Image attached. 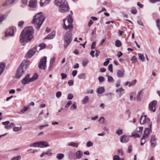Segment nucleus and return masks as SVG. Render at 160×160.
I'll return each instance as SVG.
<instances>
[{
  "instance_id": "1",
  "label": "nucleus",
  "mask_w": 160,
  "mask_h": 160,
  "mask_svg": "<svg viewBox=\"0 0 160 160\" xmlns=\"http://www.w3.org/2000/svg\"><path fill=\"white\" fill-rule=\"evenodd\" d=\"M34 33L32 27H28L25 28L22 31L20 36V41L23 45L25 43L30 42L33 38L32 34Z\"/></svg>"
},
{
  "instance_id": "2",
  "label": "nucleus",
  "mask_w": 160,
  "mask_h": 160,
  "mask_svg": "<svg viewBox=\"0 0 160 160\" xmlns=\"http://www.w3.org/2000/svg\"><path fill=\"white\" fill-rule=\"evenodd\" d=\"M30 64L29 61L24 60L19 66L16 74V78H19L22 76L24 73L26 71Z\"/></svg>"
},
{
  "instance_id": "3",
  "label": "nucleus",
  "mask_w": 160,
  "mask_h": 160,
  "mask_svg": "<svg viewBox=\"0 0 160 160\" xmlns=\"http://www.w3.org/2000/svg\"><path fill=\"white\" fill-rule=\"evenodd\" d=\"M55 4L58 7L59 12L64 13L69 10L68 3L66 0H55Z\"/></svg>"
},
{
  "instance_id": "4",
  "label": "nucleus",
  "mask_w": 160,
  "mask_h": 160,
  "mask_svg": "<svg viewBox=\"0 0 160 160\" xmlns=\"http://www.w3.org/2000/svg\"><path fill=\"white\" fill-rule=\"evenodd\" d=\"M44 19L42 13L41 12L38 13L33 17L32 21V23L33 24L35 28L38 29L42 24Z\"/></svg>"
},
{
  "instance_id": "5",
  "label": "nucleus",
  "mask_w": 160,
  "mask_h": 160,
  "mask_svg": "<svg viewBox=\"0 0 160 160\" xmlns=\"http://www.w3.org/2000/svg\"><path fill=\"white\" fill-rule=\"evenodd\" d=\"M64 47L67 48L70 44L72 40V33L71 32H67L65 34L64 38Z\"/></svg>"
},
{
  "instance_id": "6",
  "label": "nucleus",
  "mask_w": 160,
  "mask_h": 160,
  "mask_svg": "<svg viewBox=\"0 0 160 160\" xmlns=\"http://www.w3.org/2000/svg\"><path fill=\"white\" fill-rule=\"evenodd\" d=\"M140 123L141 124H145L147 125L151 126V122L145 115L142 116L140 118Z\"/></svg>"
},
{
  "instance_id": "7",
  "label": "nucleus",
  "mask_w": 160,
  "mask_h": 160,
  "mask_svg": "<svg viewBox=\"0 0 160 160\" xmlns=\"http://www.w3.org/2000/svg\"><path fill=\"white\" fill-rule=\"evenodd\" d=\"M63 27L64 30H67L68 29L70 31L72 30L73 27L72 23L67 22L66 19H63Z\"/></svg>"
},
{
  "instance_id": "8",
  "label": "nucleus",
  "mask_w": 160,
  "mask_h": 160,
  "mask_svg": "<svg viewBox=\"0 0 160 160\" xmlns=\"http://www.w3.org/2000/svg\"><path fill=\"white\" fill-rule=\"evenodd\" d=\"M38 51L37 47L36 46L32 49H30L25 55V58H30L32 57Z\"/></svg>"
},
{
  "instance_id": "9",
  "label": "nucleus",
  "mask_w": 160,
  "mask_h": 160,
  "mask_svg": "<svg viewBox=\"0 0 160 160\" xmlns=\"http://www.w3.org/2000/svg\"><path fill=\"white\" fill-rule=\"evenodd\" d=\"M47 57H44L38 63V67L40 69H45L47 62Z\"/></svg>"
},
{
  "instance_id": "10",
  "label": "nucleus",
  "mask_w": 160,
  "mask_h": 160,
  "mask_svg": "<svg viewBox=\"0 0 160 160\" xmlns=\"http://www.w3.org/2000/svg\"><path fill=\"white\" fill-rule=\"evenodd\" d=\"M157 104L156 100H153L149 105V109L151 112H155L156 110V106Z\"/></svg>"
},
{
  "instance_id": "11",
  "label": "nucleus",
  "mask_w": 160,
  "mask_h": 160,
  "mask_svg": "<svg viewBox=\"0 0 160 160\" xmlns=\"http://www.w3.org/2000/svg\"><path fill=\"white\" fill-rule=\"evenodd\" d=\"M30 75L29 74H27L25 77L22 80V83L23 85H26L29 83L31 82V79L30 78Z\"/></svg>"
},
{
  "instance_id": "12",
  "label": "nucleus",
  "mask_w": 160,
  "mask_h": 160,
  "mask_svg": "<svg viewBox=\"0 0 160 160\" xmlns=\"http://www.w3.org/2000/svg\"><path fill=\"white\" fill-rule=\"evenodd\" d=\"M37 4V0H31L30 1L28 6L31 8H35Z\"/></svg>"
},
{
  "instance_id": "13",
  "label": "nucleus",
  "mask_w": 160,
  "mask_h": 160,
  "mask_svg": "<svg viewBox=\"0 0 160 160\" xmlns=\"http://www.w3.org/2000/svg\"><path fill=\"white\" fill-rule=\"evenodd\" d=\"M39 2L40 6L41 7H44L48 4L51 0H40Z\"/></svg>"
},
{
  "instance_id": "14",
  "label": "nucleus",
  "mask_w": 160,
  "mask_h": 160,
  "mask_svg": "<svg viewBox=\"0 0 160 160\" xmlns=\"http://www.w3.org/2000/svg\"><path fill=\"white\" fill-rule=\"evenodd\" d=\"M5 36H12L14 35V29L12 28L8 29L5 33Z\"/></svg>"
},
{
  "instance_id": "15",
  "label": "nucleus",
  "mask_w": 160,
  "mask_h": 160,
  "mask_svg": "<svg viewBox=\"0 0 160 160\" xmlns=\"http://www.w3.org/2000/svg\"><path fill=\"white\" fill-rule=\"evenodd\" d=\"M120 141L122 143H127L129 140L128 137L126 136L123 135L120 138Z\"/></svg>"
},
{
  "instance_id": "16",
  "label": "nucleus",
  "mask_w": 160,
  "mask_h": 160,
  "mask_svg": "<svg viewBox=\"0 0 160 160\" xmlns=\"http://www.w3.org/2000/svg\"><path fill=\"white\" fill-rule=\"evenodd\" d=\"M125 73L124 70H119L117 71V75L118 78H120L124 77Z\"/></svg>"
},
{
  "instance_id": "17",
  "label": "nucleus",
  "mask_w": 160,
  "mask_h": 160,
  "mask_svg": "<svg viewBox=\"0 0 160 160\" xmlns=\"http://www.w3.org/2000/svg\"><path fill=\"white\" fill-rule=\"evenodd\" d=\"M39 143L40 146H41L40 148H45L49 146L48 142L46 141H39Z\"/></svg>"
},
{
  "instance_id": "18",
  "label": "nucleus",
  "mask_w": 160,
  "mask_h": 160,
  "mask_svg": "<svg viewBox=\"0 0 160 160\" xmlns=\"http://www.w3.org/2000/svg\"><path fill=\"white\" fill-rule=\"evenodd\" d=\"M76 158L77 159H81L83 155V152L80 150L77 151L76 152Z\"/></svg>"
},
{
  "instance_id": "19",
  "label": "nucleus",
  "mask_w": 160,
  "mask_h": 160,
  "mask_svg": "<svg viewBox=\"0 0 160 160\" xmlns=\"http://www.w3.org/2000/svg\"><path fill=\"white\" fill-rule=\"evenodd\" d=\"M151 143L152 146L154 147L157 144L156 142V139L154 136H152L151 137Z\"/></svg>"
},
{
  "instance_id": "20",
  "label": "nucleus",
  "mask_w": 160,
  "mask_h": 160,
  "mask_svg": "<svg viewBox=\"0 0 160 160\" xmlns=\"http://www.w3.org/2000/svg\"><path fill=\"white\" fill-rule=\"evenodd\" d=\"M136 132H138V134H137V136L140 137L143 131L142 127H139L137 128L136 130Z\"/></svg>"
},
{
  "instance_id": "21",
  "label": "nucleus",
  "mask_w": 160,
  "mask_h": 160,
  "mask_svg": "<svg viewBox=\"0 0 160 160\" xmlns=\"http://www.w3.org/2000/svg\"><path fill=\"white\" fill-rule=\"evenodd\" d=\"M15 1V0H7L2 4V6H5L11 4L14 2Z\"/></svg>"
},
{
  "instance_id": "22",
  "label": "nucleus",
  "mask_w": 160,
  "mask_h": 160,
  "mask_svg": "<svg viewBox=\"0 0 160 160\" xmlns=\"http://www.w3.org/2000/svg\"><path fill=\"white\" fill-rule=\"evenodd\" d=\"M55 59V58L54 57H53L51 59L50 62L49 67L48 68V70L49 71H50L52 69V68L54 63Z\"/></svg>"
},
{
  "instance_id": "23",
  "label": "nucleus",
  "mask_w": 160,
  "mask_h": 160,
  "mask_svg": "<svg viewBox=\"0 0 160 160\" xmlns=\"http://www.w3.org/2000/svg\"><path fill=\"white\" fill-rule=\"evenodd\" d=\"M8 16V14L5 13L3 15L0 14V22H3L5 20Z\"/></svg>"
},
{
  "instance_id": "24",
  "label": "nucleus",
  "mask_w": 160,
  "mask_h": 160,
  "mask_svg": "<svg viewBox=\"0 0 160 160\" xmlns=\"http://www.w3.org/2000/svg\"><path fill=\"white\" fill-rule=\"evenodd\" d=\"M30 147H33L34 148L41 147L40 145L39 141L34 142L30 144Z\"/></svg>"
},
{
  "instance_id": "25",
  "label": "nucleus",
  "mask_w": 160,
  "mask_h": 160,
  "mask_svg": "<svg viewBox=\"0 0 160 160\" xmlns=\"http://www.w3.org/2000/svg\"><path fill=\"white\" fill-rule=\"evenodd\" d=\"M105 89L103 87H101L97 90V92L98 94H102L104 92Z\"/></svg>"
},
{
  "instance_id": "26",
  "label": "nucleus",
  "mask_w": 160,
  "mask_h": 160,
  "mask_svg": "<svg viewBox=\"0 0 160 160\" xmlns=\"http://www.w3.org/2000/svg\"><path fill=\"white\" fill-rule=\"evenodd\" d=\"M55 32H52L51 33L47 36L45 38V39H52L55 36Z\"/></svg>"
},
{
  "instance_id": "27",
  "label": "nucleus",
  "mask_w": 160,
  "mask_h": 160,
  "mask_svg": "<svg viewBox=\"0 0 160 160\" xmlns=\"http://www.w3.org/2000/svg\"><path fill=\"white\" fill-rule=\"evenodd\" d=\"M5 67V64L4 63H0V75L2 73Z\"/></svg>"
},
{
  "instance_id": "28",
  "label": "nucleus",
  "mask_w": 160,
  "mask_h": 160,
  "mask_svg": "<svg viewBox=\"0 0 160 160\" xmlns=\"http://www.w3.org/2000/svg\"><path fill=\"white\" fill-rule=\"evenodd\" d=\"M10 122L9 121H7L5 122H2V124L5 126V128L6 129H9L10 128V126L9 125Z\"/></svg>"
},
{
  "instance_id": "29",
  "label": "nucleus",
  "mask_w": 160,
  "mask_h": 160,
  "mask_svg": "<svg viewBox=\"0 0 160 160\" xmlns=\"http://www.w3.org/2000/svg\"><path fill=\"white\" fill-rule=\"evenodd\" d=\"M46 47V45L44 43H41L38 45L37 47V50L40 51L41 50L44 48Z\"/></svg>"
},
{
  "instance_id": "30",
  "label": "nucleus",
  "mask_w": 160,
  "mask_h": 160,
  "mask_svg": "<svg viewBox=\"0 0 160 160\" xmlns=\"http://www.w3.org/2000/svg\"><path fill=\"white\" fill-rule=\"evenodd\" d=\"M68 145L69 146H71L75 148H78V144L77 143L71 142L68 143Z\"/></svg>"
},
{
  "instance_id": "31",
  "label": "nucleus",
  "mask_w": 160,
  "mask_h": 160,
  "mask_svg": "<svg viewBox=\"0 0 160 160\" xmlns=\"http://www.w3.org/2000/svg\"><path fill=\"white\" fill-rule=\"evenodd\" d=\"M150 129L149 128H146L144 131V133L143 136L145 138H148V136L149 133Z\"/></svg>"
},
{
  "instance_id": "32",
  "label": "nucleus",
  "mask_w": 160,
  "mask_h": 160,
  "mask_svg": "<svg viewBox=\"0 0 160 160\" xmlns=\"http://www.w3.org/2000/svg\"><path fill=\"white\" fill-rule=\"evenodd\" d=\"M77 108V104L76 102H75L73 103L70 107V109L71 110H74L76 109Z\"/></svg>"
},
{
  "instance_id": "33",
  "label": "nucleus",
  "mask_w": 160,
  "mask_h": 160,
  "mask_svg": "<svg viewBox=\"0 0 160 160\" xmlns=\"http://www.w3.org/2000/svg\"><path fill=\"white\" fill-rule=\"evenodd\" d=\"M89 100V97L88 96H86L83 99L82 102L84 104L87 103Z\"/></svg>"
},
{
  "instance_id": "34",
  "label": "nucleus",
  "mask_w": 160,
  "mask_h": 160,
  "mask_svg": "<svg viewBox=\"0 0 160 160\" xmlns=\"http://www.w3.org/2000/svg\"><path fill=\"white\" fill-rule=\"evenodd\" d=\"M38 75L36 73H35L33 75V77L32 78H30L31 80V82H33V81L37 80L38 79Z\"/></svg>"
},
{
  "instance_id": "35",
  "label": "nucleus",
  "mask_w": 160,
  "mask_h": 160,
  "mask_svg": "<svg viewBox=\"0 0 160 160\" xmlns=\"http://www.w3.org/2000/svg\"><path fill=\"white\" fill-rule=\"evenodd\" d=\"M78 78L80 79H85L86 78V76L84 73H82L78 75Z\"/></svg>"
},
{
  "instance_id": "36",
  "label": "nucleus",
  "mask_w": 160,
  "mask_h": 160,
  "mask_svg": "<svg viewBox=\"0 0 160 160\" xmlns=\"http://www.w3.org/2000/svg\"><path fill=\"white\" fill-rule=\"evenodd\" d=\"M64 157V155L62 153H58L57 154L56 157L58 160L62 159Z\"/></svg>"
},
{
  "instance_id": "37",
  "label": "nucleus",
  "mask_w": 160,
  "mask_h": 160,
  "mask_svg": "<svg viewBox=\"0 0 160 160\" xmlns=\"http://www.w3.org/2000/svg\"><path fill=\"white\" fill-rule=\"evenodd\" d=\"M139 58L141 60L142 62L145 61V57L143 54L138 53V54Z\"/></svg>"
},
{
  "instance_id": "38",
  "label": "nucleus",
  "mask_w": 160,
  "mask_h": 160,
  "mask_svg": "<svg viewBox=\"0 0 160 160\" xmlns=\"http://www.w3.org/2000/svg\"><path fill=\"white\" fill-rule=\"evenodd\" d=\"M115 46L117 47H120L122 45V43L121 42L118 40H117L115 42Z\"/></svg>"
},
{
  "instance_id": "39",
  "label": "nucleus",
  "mask_w": 160,
  "mask_h": 160,
  "mask_svg": "<svg viewBox=\"0 0 160 160\" xmlns=\"http://www.w3.org/2000/svg\"><path fill=\"white\" fill-rule=\"evenodd\" d=\"M137 134H138V132H136V131L135 132L134 131L132 133L131 135L130 136V137H134L135 138H139L140 137L137 136Z\"/></svg>"
},
{
  "instance_id": "40",
  "label": "nucleus",
  "mask_w": 160,
  "mask_h": 160,
  "mask_svg": "<svg viewBox=\"0 0 160 160\" xmlns=\"http://www.w3.org/2000/svg\"><path fill=\"white\" fill-rule=\"evenodd\" d=\"M108 78V82H112L113 81V79L112 77L109 76L108 74L106 75Z\"/></svg>"
},
{
  "instance_id": "41",
  "label": "nucleus",
  "mask_w": 160,
  "mask_h": 160,
  "mask_svg": "<svg viewBox=\"0 0 160 160\" xmlns=\"http://www.w3.org/2000/svg\"><path fill=\"white\" fill-rule=\"evenodd\" d=\"M65 19L66 20V21L67 22H69L70 23H72L73 22V19L70 16H69L68 17Z\"/></svg>"
},
{
  "instance_id": "42",
  "label": "nucleus",
  "mask_w": 160,
  "mask_h": 160,
  "mask_svg": "<svg viewBox=\"0 0 160 160\" xmlns=\"http://www.w3.org/2000/svg\"><path fill=\"white\" fill-rule=\"evenodd\" d=\"M146 138L143 136L141 141V145H143L145 143Z\"/></svg>"
},
{
  "instance_id": "43",
  "label": "nucleus",
  "mask_w": 160,
  "mask_h": 160,
  "mask_svg": "<svg viewBox=\"0 0 160 160\" xmlns=\"http://www.w3.org/2000/svg\"><path fill=\"white\" fill-rule=\"evenodd\" d=\"M88 62V59H85L83 60L82 61V66L85 67L87 64Z\"/></svg>"
},
{
  "instance_id": "44",
  "label": "nucleus",
  "mask_w": 160,
  "mask_h": 160,
  "mask_svg": "<svg viewBox=\"0 0 160 160\" xmlns=\"http://www.w3.org/2000/svg\"><path fill=\"white\" fill-rule=\"evenodd\" d=\"M22 129L21 127H16L13 128V130L15 132H17L21 130Z\"/></svg>"
},
{
  "instance_id": "45",
  "label": "nucleus",
  "mask_w": 160,
  "mask_h": 160,
  "mask_svg": "<svg viewBox=\"0 0 160 160\" xmlns=\"http://www.w3.org/2000/svg\"><path fill=\"white\" fill-rule=\"evenodd\" d=\"M136 82L137 80L136 79H134L131 82H130L129 84V87H130L131 86L134 85V84H136Z\"/></svg>"
},
{
  "instance_id": "46",
  "label": "nucleus",
  "mask_w": 160,
  "mask_h": 160,
  "mask_svg": "<svg viewBox=\"0 0 160 160\" xmlns=\"http://www.w3.org/2000/svg\"><path fill=\"white\" fill-rule=\"evenodd\" d=\"M21 158L20 156L19 155L13 158L11 160H19Z\"/></svg>"
},
{
  "instance_id": "47",
  "label": "nucleus",
  "mask_w": 160,
  "mask_h": 160,
  "mask_svg": "<svg viewBox=\"0 0 160 160\" xmlns=\"http://www.w3.org/2000/svg\"><path fill=\"white\" fill-rule=\"evenodd\" d=\"M157 26L159 30L160 31V19H158L156 21Z\"/></svg>"
},
{
  "instance_id": "48",
  "label": "nucleus",
  "mask_w": 160,
  "mask_h": 160,
  "mask_svg": "<svg viewBox=\"0 0 160 160\" xmlns=\"http://www.w3.org/2000/svg\"><path fill=\"white\" fill-rule=\"evenodd\" d=\"M105 118L103 117H101L98 120L99 122L102 124L104 123Z\"/></svg>"
},
{
  "instance_id": "49",
  "label": "nucleus",
  "mask_w": 160,
  "mask_h": 160,
  "mask_svg": "<svg viewBox=\"0 0 160 160\" xmlns=\"http://www.w3.org/2000/svg\"><path fill=\"white\" fill-rule=\"evenodd\" d=\"M93 143L90 141H88L87 143V146L88 147H90L93 146Z\"/></svg>"
},
{
  "instance_id": "50",
  "label": "nucleus",
  "mask_w": 160,
  "mask_h": 160,
  "mask_svg": "<svg viewBox=\"0 0 160 160\" xmlns=\"http://www.w3.org/2000/svg\"><path fill=\"white\" fill-rule=\"evenodd\" d=\"M108 69L111 72H113L112 65V64H109L108 66Z\"/></svg>"
},
{
  "instance_id": "51",
  "label": "nucleus",
  "mask_w": 160,
  "mask_h": 160,
  "mask_svg": "<svg viewBox=\"0 0 160 160\" xmlns=\"http://www.w3.org/2000/svg\"><path fill=\"white\" fill-rule=\"evenodd\" d=\"M109 59H111V58H107L106 59V61L104 62L103 63V65L104 66H107L109 62Z\"/></svg>"
},
{
  "instance_id": "52",
  "label": "nucleus",
  "mask_w": 160,
  "mask_h": 160,
  "mask_svg": "<svg viewBox=\"0 0 160 160\" xmlns=\"http://www.w3.org/2000/svg\"><path fill=\"white\" fill-rule=\"evenodd\" d=\"M73 97V95L72 94L70 93L68 94V95L67 99L68 100H71Z\"/></svg>"
},
{
  "instance_id": "53",
  "label": "nucleus",
  "mask_w": 160,
  "mask_h": 160,
  "mask_svg": "<svg viewBox=\"0 0 160 160\" xmlns=\"http://www.w3.org/2000/svg\"><path fill=\"white\" fill-rule=\"evenodd\" d=\"M61 75L62 76V79H63L66 78L67 77V74L64 73H61Z\"/></svg>"
},
{
  "instance_id": "54",
  "label": "nucleus",
  "mask_w": 160,
  "mask_h": 160,
  "mask_svg": "<svg viewBox=\"0 0 160 160\" xmlns=\"http://www.w3.org/2000/svg\"><path fill=\"white\" fill-rule=\"evenodd\" d=\"M62 95V93L60 91H58L56 93V95L57 98H60Z\"/></svg>"
},
{
  "instance_id": "55",
  "label": "nucleus",
  "mask_w": 160,
  "mask_h": 160,
  "mask_svg": "<svg viewBox=\"0 0 160 160\" xmlns=\"http://www.w3.org/2000/svg\"><path fill=\"white\" fill-rule=\"evenodd\" d=\"M116 133L119 135H121L122 134V130H118L116 132Z\"/></svg>"
},
{
  "instance_id": "56",
  "label": "nucleus",
  "mask_w": 160,
  "mask_h": 160,
  "mask_svg": "<svg viewBox=\"0 0 160 160\" xmlns=\"http://www.w3.org/2000/svg\"><path fill=\"white\" fill-rule=\"evenodd\" d=\"M24 23V22L23 21H19L18 22V26L20 27H22Z\"/></svg>"
},
{
  "instance_id": "57",
  "label": "nucleus",
  "mask_w": 160,
  "mask_h": 160,
  "mask_svg": "<svg viewBox=\"0 0 160 160\" xmlns=\"http://www.w3.org/2000/svg\"><path fill=\"white\" fill-rule=\"evenodd\" d=\"M120 158L118 155H114L113 157V160H119Z\"/></svg>"
},
{
  "instance_id": "58",
  "label": "nucleus",
  "mask_w": 160,
  "mask_h": 160,
  "mask_svg": "<svg viewBox=\"0 0 160 160\" xmlns=\"http://www.w3.org/2000/svg\"><path fill=\"white\" fill-rule=\"evenodd\" d=\"M118 154L121 155V156H123V151L122 149H119L118 151Z\"/></svg>"
},
{
  "instance_id": "59",
  "label": "nucleus",
  "mask_w": 160,
  "mask_h": 160,
  "mask_svg": "<svg viewBox=\"0 0 160 160\" xmlns=\"http://www.w3.org/2000/svg\"><path fill=\"white\" fill-rule=\"evenodd\" d=\"M132 151V146L131 145H129L128 147V150L127 152L128 153H130Z\"/></svg>"
},
{
  "instance_id": "60",
  "label": "nucleus",
  "mask_w": 160,
  "mask_h": 160,
  "mask_svg": "<svg viewBox=\"0 0 160 160\" xmlns=\"http://www.w3.org/2000/svg\"><path fill=\"white\" fill-rule=\"evenodd\" d=\"M28 108V107H24L21 110V112L22 113H24L27 111Z\"/></svg>"
},
{
  "instance_id": "61",
  "label": "nucleus",
  "mask_w": 160,
  "mask_h": 160,
  "mask_svg": "<svg viewBox=\"0 0 160 160\" xmlns=\"http://www.w3.org/2000/svg\"><path fill=\"white\" fill-rule=\"evenodd\" d=\"M72 102L71 101H69L68 102L66 105L65 107L66 108H68L69 107L70 105L72 104Z\"/></svg>"
},
{
  "instance_id": "62",
  "label": "nucleus",
  "mask_w": 160,
  "mask_h": 160,
  "mask_svg": "<svg viewBox=\"0 0 160 160\" xmlns=\"http://www.w3.org/2000/svg\"><path fill=\"white\" fill-rule=\"evenodd\" d=\"M48 126V124H47L46 125H41L39 126V129L40 130H41L43 128L47 127Z\"/></svg>"
},
{
  "instance_id": "63",
  "label": "nucleus",
  "mask_w": 160,
  "mask_h": 160,
  "mask_svg": "<svg viewBox=\"0 0 160 160\" xmlns=\"http://www.w3.org/2000/svg\"><path fill=\"white\" fill-rule=\"evenodd\" d=\"M69 86H72L73 84V80H69L68 82Z\"/></svg>"
},
{
  "instance_id": "64",
  "label": "nucleus",
  "mask_w": 160,
  "mask_h": 160,
  "mask_svg": "<svg viewBox=\"0 0 160 160\" xmlns=\"http://www.w3.org/2000/svg\"><path fill=\"white\" fill-rule=\"evenodd\" d=\"M98 79L100 82H102L104 81V78L102 76H101L99 77Z\"/></svg>"
}]
</instances>
